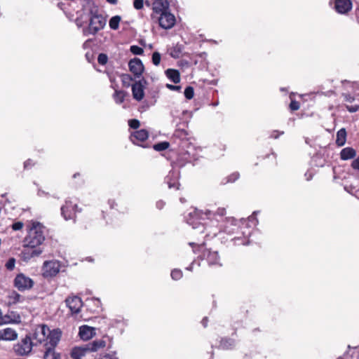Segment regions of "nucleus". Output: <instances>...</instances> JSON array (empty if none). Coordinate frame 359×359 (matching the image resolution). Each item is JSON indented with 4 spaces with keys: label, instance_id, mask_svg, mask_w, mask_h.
<instances>
[{
    "label": "nucleus",
    "instance_id": "1",
    "mask_svg": "<svg viewBox=\"0 0 359 359\" xmlns=\"http://www.w3.org/2000/svg\"><path fill=\"white\" fill-rule=\"evenodd\" d=\"M45 241V226L39 222H32L27 226V234L24 239L25 247L37 248Z\"/></svg>",
    "mask_w": 359,
    "mask_h": 359
},
{
    "label": "nucleus",
    "instance_id": "2",
    "mask_svg": "<svg viewBox=\"0 0 359 359\" xmlns=\"http://www.w3.org/2000/svg\"><path fill=\"white\" fill-rule=\"evenodd\" d=\"M176 0H158V25L165 29L172 28L176 22L175 17L169 10L170 6H175Z\"/></svg>",
    "mask_w": 359,
    "mask_h": 359
},
{
    "label": "nucleus",
    "instance_id": "3",
    "mask_svg": "<svg viewBox=\"0 0 359 359\" xmlns=\"http://www.w3.org/2000/svg\"><path fill=\"white\" fill-rule=\"evenodd\" d=\"M57 334L59 339L62 337V331L59 328L50 330L49 327L46 324H40L35 327L31 334L32 340L36 346L39 344H47L50 341V339L53 334Z\"/></svg>",
    "mask_w": 359,
    "mask_h": 359
},
{
    "label": "nucleus",
    "instance_id": "4",
    "mask_svg": "<svg viewBox=\"0 0 359 359\" xmlns=\"http://www.w3.org/2000/svg\"><path fill=\"white\" fill-rule=\"evenodd\" d=\"M202 214H204L209 219H215L216 221L219 222L225 215L226 210L224 208H219L215 212L210 210H205V212H203L202 211H198L196 209H193L187 214V215L185 216L187 222L189 224L192 225L194 229L196 228L197 226L196 225L197 224L196 221L202 217Z\"/></svg>",
    "mask_w": 359,
    "mask_h": 359
},
{
    "label": "nucleus",
    "instance_id": "5",
    "mask_svg": "<svg viewBox=\"0 0 359 359\" xmlns=\"http://www.w3.org/2000/svg\"><path fill=\"white\" fill-rule=\"evenodd\" d=\"M107 23L106 17L99 13L96 8L90 11V18L88 26L83 28V33L85 36L93 35L103 29Z\"/></svg>",
    "mask_w": 359,
    "mask_h": 359
},
{
    "label": "nucleus",
    "instance_id": "6",
    "mask_svg": "<svg viewBox=\"0 0 359 359\" xmlns=\"http://www.w3.org/2000/svg\"><path fill=\"white\" fill-rule=\"evenodd\" d=\"M34 346L31 334H27L13 345V350L16 355L27 356L32 352Z\"/></svg>",
    "mask_w": 359,
    "mask_h": 359
},
{
    "label": "nucleus",
    "instance_id": "7",
    "mask_svg": "<svg viewBox=\"0 0 359 359\" xmlns=\"http://www.w3.org/2000/svg\"><path fill=\"white\" fill-rule=\"evenodd\" d=\"M60 341L57 334H53L50 341L44 344L45 351L43 354V359H61V354L55 351V348Z\"/></svg>",
    "mask_w": 359,
    "mask_h": 359
},
{
    "label": "nucleus",
    "instance_id": "8",
    "mask_svg": "<svg viewBox=\"0 0 359 359\" xmlns=\"http://www.w3.org/2000/svg\"><path fill=\"white\" fill-rule=\"evenodd\" d=\"M62 264L58 260L45 261L42 266V275L44 278H53L60 272Z\"/></svg>",
    "mask_w": 359,
    "mask_h": 359
},
{
    "label": "nucleus",
    "instance_id": "9",
    "mask_svg": "<svg viewBox=\"0 0 359 359\" xmlns=\"http://www.w3.org/2000/svg\"><path fill=\"white\" fill-rule=\"evenodd\" d=\"M34 283V280L32 278L22 273H18L13 280L14 287L20 292L32 289Z\"/></svg>",
    "mask_w": 359,
    "mask_h": 359
},
{
    "label": "nucleus",
    "instance_id": "10",
    "mask_svg": "<svg viewBox=\"0 0 359 359\" xmlns=\"http://www.w3.org/2000/svg\"><path fill=\"white\" fill-rule=\"evenodd\" d=\"M77 211V204L69 200L65 201L61 207V215L65 220L74 219Z\"/></svg>",
    "mask_w": 359,
    "mask_h": 359
},
{
    "label": "nucleus",
    "instance_id": "11",
    "mask_svg": "<svg viewBox=\"0 0 359 359\" xmlns=\"http://www.w3.org/2000/svg\"><path fill=\"white\" fill-rule=\"evenodd\" d=\"M330 4L337 13L342 15L347 14L353 7L351 0H331Z\"/></svg>",
    "mask_w": 359,
    "mask_h": 359
},
{
    "label": "nucleus",
    "instance_id": "12",
    "mask_svg": "<svg viewBox=\"0 0 359 359\" xmlns=\"http://www.w3.org/2000/svg\"><path fill=\"white\" fill-rule=\"evenodd\" d=\"M186 147L187 149L182 152L181 158L187 163H191L197 159L195 147L189 144L187 140H183L182 147L184 149Z\"/></svg>",
    "mask_w": 359,
    "mask_h": 359
},
{
    "label": "nucleus",
    "instance_id": "13",
    "mask_svg": "<svg viewBox=\"0 0 359 359\" xmlns=\"http://www.w3.org/2000/svg\"><path fill=\"white\" fill-rule=\"evenodd\" d=\"M65 303L72 314L79 313L83 306L81 299L77 296L69 297L66 299Z\"/></svg>",
    "mask_w": 359,
    "mask_h": 359
},
{
    "label": "nucleus",
    "instance_id": "14",
    "mask_svg": "<svg viewBox=\"0 0 359 359\" xmlns=\"http://www.w3.org/2000/svg\"><path fill=\"white\" fill-rule=\"evenodd\" d=\"M149 137V132L145 129L134 131L130 135V141L137 145L142 146V143Z\"/></svg>",
    "mask_w": 359,
    "mask_h": 359
},
{
    "label": "nucleus",
    "instance_id": "15",
    "mask_svg": "<svg viewBox=\"0 0 359 359\" xmlns=\"http://www.w3.org/2000/svg\"><path fill=\"white\" fill-rule=\"evenodd\" d=\"M128 67L130 72L133 74L136 78H139L144 72V65L142 61L137 57L130 60Z\"/></svg>",
    "mask_w": 359,
    "mask_h": 359
},
{
    "label": "nucleus",
    "instance_id": "16",
    "mask_svg": "<svg viewBox=\"0 0 359 359\" xmlns=\"http://www.w3.org/2000/svg\"><path fill=\"white\" fill-rule=\"evenodd\" d=\"M180 172L177 170H171L165 177L164 182L168 184V187L170 189L174 188L177 190L179 189L180 185L178 182Z\"/></svg>",
    "mask_w": 359,
    "mask_h": 359
},
{
    "label": "nucleus",
    "instance_id": "17",
    "mask_svg": "<svg viewBox=\"0 0 359 359\" xmlns=\"http://www.w3.org/2000/svg\"><path fill=\"white\" fill-rule=\"evenodd\" d=\"M42 252V250L37 248L25 247L24 245V250L22 251V255L25 260H29L33 257L39 256Z\"/></svg>",
    "mask_w": 359,
    "mask_h": 359
},
{
    "label": "nucleus",
    "instance_id": "18",
    "mask_svg": "<svg viewBox=\"0 0 359 359\" xmlns=\"http://www.w3.org/2000/svg\"><path fill=\"white\" fill-rule=\"evenodd\" d=\"M132 93L133 98L136 100L140 101L143 99L144 88L140 81H136L132 85Z\"/></svg>",
    "mask_w": 359,
    "mask_h": 359
},
{
    "label": "nucleus",
    "instance_id": "19",
    "mask_svg": "<svg viewBox=\"0 0 359 359\" xmlns=\"http://www.w3.org/2000/svg\"><path fill=\"white\" fill-rule=\"evenodd\" d=\"M203 255L207 259V262L209 265H219V257L217 251H211L210 250H206L203 252Z\"/></svg>",
    "mask_w": 359,
    "mask_h": 359
},
{
    "label": "nucleus",
    "instance_id": "20",
    "mask_svg": "<svg viewBox=\"0 0 359 359\" xmlns=\"http://www.w3.org/2000/svg\"><path fill=\"white\" fill-rule=\"evenodd\" d=\"M95 335V329L88 325H83L79 328V336L84 340H88Z\"/></svg>",
    "mask_w": 359,
    "mask_h": 359
},
{
    "label": "nucleus",
    "instance_id": "21",
    "mask_svg": "<svg viewBox=\"0 0 359 359\" xmlns=\"http://www.w3.org/2000/svg\"><path fill=\"white\" fill-rule=\"evenodd\" d=\"M18 338V333L12 328L0 330V340L13 341Z\"/></svg>",
    "mask_w": 359,
    "mask_h": 359
},
{
    "label": "nucleus",
    "instance_id": "22",
    "mask_svg": "<svg viewBox=\"0 0 359 359\" xmlns=\"http://www.w3.org/2000/svg\"><path fill=\"white\" fill-rule=\"evenodd\" d=\"M88 353H89V351L86 344L83 346L74 347L71 351L70 355L72 359H81Z\"/></svg>",
    "mask_w": 359,
    "mask_h": 359
},
{
    "label": "nucleus",
    "instance_id": "23",
    "mask_svg": "<svg viewBox=\"0 0 359 359\" xmlns=\"http://www.w3.org/2000/svg\"><path fill=\"white\" fill-rule=\"evenodd\" d=\"M106 341L103 339H97L89 342L86 344V346L89 352H95L99 349L104 348L106 346Z\"/></svg>",
    "mask_w": 359,
    "mask_h": 359
},
{
    "label": "nucleus",
    "instance_id": "24",
    "mask_svg": "<svg viewBox=\"0 0 359 359\" xmlns=\"http://www.w3.org/2000/svg\"><path fill=\"white\" fill-rule=\"evenodd\" d=\"M7 299H8V305L11 306V305H15L18 303L23 302L24 298L22 295H20L16 291L12 290L8 293V294L7 296Z\"/></svg>",
    "mask_w": 359,
    "mask_h": 359
},
{
    "label": "nucleus",
    "instance_id": "25",
    "mask_svg": "<svg viewBox=\"0 0 359 359\" xmlns=\"http://www.w3.org/2000/svg\"><path fill=\"white\" fill-rule=\"evenodd\" d=\"M146 6L149 7L153 11V13L151 14V18L154 23H157V0H146L144 1Z\"/></svg>",
    "mask_w": 359,
    "mask_h": 359
},
{
    "label": "nucleus",
    "instance_id": "26",
    "mask_svg": "<svg viewBox=\"0 0 359 359\" xmlns=\"http://www.w3.org/2000/svg\"><path fill=\"white\" fill-rule=\"evenodd\" d=\"M165 74L168 79L175 83H178L180 81V74L178 70L174 69H168Z\"/></svg>",
    "mask_w": 359,
    "mask_h": 359
},
{
    "label": "nucleus",
    "instance_id": "27",
    "mask_svg": "<svg viewBox=\"0 0 359 359\" xmlns=\"http://www.w3.org/2000/svg\"><path fill=\"white\" fill-rule=\"evenodd\" d=\"M356 155L355 149L352 147H346L340 152V157L341 160L346 161L354 158Z\"/></svg>",
    "mask_w": 359,
    "mask_h": 359
},
{
    "label": "nucleus",
    "instance_id": "28",
    "mask_svg": "<svg viewBox=\"0 0 359 359\" xmlns=\"http://www.w3.org/2000/svg\"><path fill=\"white\" fill-rule=\"evenodd\" d=\"M346 131L345 128H341L337 133L336 144L338 147H342L346 141Z\"/></svg>",
    "mask_w": 359,
    "mask_h": 359
},
{
    "label": "nucleus",
    "instance_id": "29",
    "mask_svg": "<svg viewBox=\"0 0 359 359\" xmlns=\"http://www.w3.org/2000/svg\"><path fill=\"white\" fill-rule=\"evenodd\" d=\"M126 93L123 90H116L114 94V99L117 104H121L125 100Z\"/></svg>",
    "mask_w": 359,
    "mask_h": 359
},
{
    "label": "nucleus",
    "instance_id": "30",
    "mask_svg": "<svg viewBox=\"0 0 359 359\" xmlns=\"http://www.w3.org/2000/svg\"><path fill=\"white\" fill-rule=\"evenodd\" d=\"M121 18L119 15L113 16L109 22V27L111 29L116 30L119 27V23Z\"/></svg>",
    "mask_w": 359,
    "mask_h": 359
},
{
    "label": "nucleus",
    "instance_id": "31",
    "mask_svg": "<svg viewBox=\"0 0 359 359\" xmlns=\"http://www.w3.org/2000/svg\"><path fill=\"white\" fill-rule=\"evenodd\" d=\"M235 342L231 339H222L220 341L219 348L222 349H229L234 346Z\"/></svg>",
    "mask_w": 359,
    "mask_h": 359
},
{
    "label": "nucleus",
    "instance_id": "32",
    "mask_svg": "<svg viewBox=\"0 0 359 359\" xmlns=\"http://www.w3.org/2000/svg\"><path fill=\"white\" fill-rule=\"evenodd\" d=\"M121 81L124 87H129L130 82L133 81L132 76L128 74H123L121 76Z\"/></svg>",
    "mask_w": 359,
    "mask_h": 359
},
{
    "label": "nucleus",
    "instance_id": "33",
    "mask_svg": "<svg viewBox=\"0 0 359 359\" xmlns=\"http://www.w3.org/2000/svg\"><path fill=\"white\" fill-rule=\"evenodd\" d=\"M37 165V162L32 158H28L24 162V169L29 170Z\"/></svg>",
    "mask_w": 359,
    "mask_h": 359
},
{
    "label": "nucleus",
    "instance_id": "34",
    "mask_svg": "<svg viewBox=\"0 0 359 359\" xmlns=\"http://www.w3.org/2000/svg\"><path fill=\"white\" fill-rule=\"evenodd\" d=\"M257 212H254L253 214L248 218L247 226L251 227L252 226H255L258 224V220L256 217Z\"/></svg>",
    "mask_w": 359,
    "mask_h": 359
},
{
    "label": "nucleus",
    "instance_id": "35",
    "mask_svg": "<svg viewBox=\"0 0 359 359\" xmlns=\"http://www.w3.org/2000/svg\"><path fill=\"white\" fill-rule=\"evenodd\" d=\"M184 96L187 100H191L194 97V90L192 86H187L184 92Z\"/></svg>",
    "mask_w": 359,
    "mask_h": 359
},
{
    "label": "nucleus",
    "instance_id": "36",
    "mask_svg": "<svg viewBox=\"0 0 359 359\" xmlns=\"http://www.w3.org/2000/svg\"><path fill=\"white\" fill-rule=\"evenodd\" d=\"M170 275L173 280H177L182 277V271L180 269H175L171 271Z\"/></svg>",
    "mask_w": 359,
    "mask_h": 359
},
{
    "label": "nucleus",
    "instance_id": "37",
    "mask_svg": "<svg viewBox=\"0 0 359 359\" xmlns=\"http://www.w3.org/2000/svg\"><path fill=\"white\" fill-rule=\"evenodd\" d=\"M97 62L100 65H105L108 62V56L105 53H100L97 57Z\"/></svg>",
    "mask_w": 359,
    "mask_h": 359
},
{
    "label": "nucleus",
    "instance_id": "38",
    "mask_svg": "<svg viewBox=\"0 0 359 359\" xmlns=\"http://www.w3.org/2000/svg\"><path fill=\"white\" fill-rule=\"evenodd\" d=\"M130 50L134 55H142L144 52L142 48L135 45L131 46Z\"/></svg>",
    "mask_w": 359,
    "mask_h": 359
},
{
    "label": "nucleus",
    "instance_id": "39",
    "mask_svg": "<svg viewBox=\"0 0 359 359\" xmlns=\"http://www.w3.org/2000/svg\"><path fill=\"white\" fill-rule=\"evenodd\" d=\"M128 126L133 129H137L140 126V122L135 118L130 119L128 121Z\"/></svg>",
    "mask_w": 359,
    "mask_h": 359
},
{
    "label": "nucleus",
    "instance_id": "40",
    "mask_svg": "<svg viewBox=\"0 0 359 359\" xmlns=\"http://www.w3.org/2000/svg\"><path fill=\"white\" fill-rule=\"evenodd\" d=\"M24 227V223L22 222L18 221L13 223L11 225V228L13 231H19L21 230Z\"/></svg>",
    "mask_w": 359,
    "mask_h": 359
},
{
    "label": "nucleus",
    "instance_id": "41",
    "mask_svg": "<svg viewBox=\"0 0 359 359\" xmlns=\"http://www.w3.org/2000/svg\"><path fill=\"white\" fill-rule=\"evenodd\" d=\"M170 147V144L168 142H158V152L163 151L168 149Z\"/></svg>",
    "mask_w": 359,
    "mask_h": 359
},
{
    "label": "nucleus",
    "instance_id": "42",
    "mask_svg": "<svg viewBox=\"0 0 359 359\" xmlns=\"http://www.w3.org/2000/svg\"><path fill=\"white\" fill-rule=\"evenodd\" d=\"M15 259L14 258H10L6 264V267L8 270H13L15 267Z\"/></svg>",
    "mask_w": 359,
    "mask_h": 359
},
{
    "label": "nucleus",
    "instance_id": "43",
    "mask_svg": "<svg viewBox=\"0 0 359 359\" xmlns=\"http://www.w3.org/2000/svg\"><path fill=\"white\" fill-rule=\"evenodd\" d=\"M133 6L136 10H140L144 6V0H134Z\"/></svg>",
    "mask_w": 359,
    "mask_h": 359
},
{
    "label": "nucleus",
    "instance_id": "44",
    "mask_svg": "<svg viewBox=\"0 0 359 359\" xmlns=\"http://www.w3.org/2000/svg\"><path fill=\"white\" fill-rule=\"evenodd\" d=\"M341 96L344 97V100L348 102H353L355 100L354 96H352L349 93H342Z\"/></svg>",
    "mask_w": 359,
    "mask_h": 359
},
{
    "label": "nucleus",
    "instance_id": "45",
    "mask_svg": "<svg viewBox=\"0 0 359 359\" xmlns=\"http://www.w3.org/2000/svg\"><path fill=\"white\" fill-rule=\"evenodd\" d=\"M300 107L299 103L296 100H292L290 104V108L292 111L298 110Z\"/></svg>",
    "mask_w": 359,
    "mask_h": 359
},
{
    "label": "nucleus",
    "instance_id": "46",
    "mask_svg": "<svg viewBox=\"0 0 359 359\" xmlns=\"http://www.w3.org/2000/svg\"><path fill=\"white\" fill-rule=\"evenodd\" d=\"M239 177V173L238 172H234L232 173L231 175L228 177V180L225 183L227 182H233Z\"/></svg>",
    "mask_w": 359,
    "mask_h": 359
},
{
    "label": "nucleus",
    "instance_id": "47",
    "mask_svg": "<svg viewBox=\"0 0 359 359\" xmlns=\"http://www.w3.org/2000/svg\"><path fill=\"white\" fill-rule=\"evenodd\" d=\"M345 107L351 113L356 112L359 109V105H353V106L346 105Z\"/></svg>",
    "mask_w": 359,
    "mask_h": 359
},
{
    "label": "nucleus",
    "instance_id": "48",
    "mask_svg": "<svg viewBox=\"0 0 359 359\" xmlns=\"http://www.w3.org/2000/svg\"><path fill=\"white\" fill-rule=\"evenodd\" d=\"M98 359H118L114 355H111L110 353H104L101 355Z\"/></svg>",
    "mask_w": 359,
    "mask_h": 359
},
{
    "label": "nucleus",
    "instance_id": "49",
    "mask_svg": "<svg viewBox=\"0 0 359 359\" xmlns=\"http://www.w3.org/2000/svg\"><path fill=\"white\" fill-rule=\"evenodd\" d=\"M234 241V243L236 245H248L250 244V241L249 240H248L247 241H245V242H240L241 241V239L240 238H235L233 239Z\"/></svg>",
    "mask_w": 359,
    "mask_h": 359
},
{
    "label": "nucleus",
    "instance_id": "50",
    "mask_svg": "<svg viewBox=\"0 0 359 359\" xmlns=\"http://www.w3.org/2000/svg\"><path fill=\"white\" fill-rule=\"evenodd\" d=\"M166 87L170 89V90H176V91H180L181 90V86H174V85H172V84H166Z\"/></svg>",
    "mask_w": 359,
    "mask_h": 359
},
{
    "label": "nucleus",
    "instance_id": "51",
    "mask_svg": "<svg viewBox=\"0 0 359 359\" xmlns=\"http://www.w3.org/2000/svg\"><path fill=\"white\" fill-rule=\"evenodd\" d=\"M152 62L157 66V51H154L152 54Z\"/></svg>",
    "mask_w": 359,
    "mask_h": 359
},
{
    "label": "nucleus",
    "instance_id": "52",
    "mask_svg": "<svg viewBox=\"0 0 359 359\" xmlns=\"http://www.w3.org/2000/svg\"><path fill=\"white\" fill-rule=\"evenodd\" d=\"M283 134V132L273 131L271 137L273 138H278L280 135Z\"/></svg>",
    "mask_w": 359,
    "mask_h": 359
},
{
    "label": "nucleus",
    "instance_id": "53",
    "mask_svg": "<svg viewBox=\"0 0 359 359\" xmlns=\"http://www.w3.org/2000/svg\"><path fill=\"white\" fill-rule=\"evenodd\" d=\"M180 51L175 50L173 52L171 53V55L172 57L177 58L180 57Z\"/></svg>",
    "mask_w": 359,
    "mask_h": 359
},
{
    "label": "nucleus",
    "instance_id": "54",
    "mask_svg": "<svg viewBox=\"0 0 359 359\" xmlns=\"http://www.w3.org/2000/svg\"><path fill=\"white\" fill-rule=\"evenodd\" d=\"M11 318H14V315L12 314L11 312L9 314L6 315L4 317V320H9V319H11Z\"/></svg>",
    "mask_w": 359,
    "mask_h": 359
},
{
    "label": "nucleus",
    "instance_id": "55",
    "mask_svg": "<svg viewBox=\"0 0 359 359\" xmlns=\"http://www.w3.org/2000/svg\"><path fill=\"white\" fill-rule=\"evenodd\" d=\"M202 324L205 327L207 326V323H208V318L207 317H205L203 320H202Z\"/></svg>",
    "mask_w": 359,
    "mask_h": 359
},
{
    "label": "nucleus",
    "instance_id": "56",
    "mask_svg": "<svg viewBox=\"0 0 359 359\" xmlns=\"http://www.w3.org/2000/svg\"><path fill=\"white\" fill-rule=\"evenodd\" d=\"M82 175L80 172H76L73 175V178L81 177Z\"/></svg>",
    "mask_w": 359,
    "mask_h": 359
},
{
    "label": "nucleus",
    "instance_id": "57",
    "mask_svg": "<svg viewBox=\"0 0 359 359\" xmlns=\"http://www.w3.org/2000/svg\"><path fill=\"white\" fill-rule=\"evenodd\" d=\"M108 3L111 4H116L117 3V0H106Z\"/></svg>",
    "mask_w": 359,
    "mask_h": 359
},
{
    "label": "nucleus",
    "instance_id": "58",
    "mask_svg": "<svg viewBox=\"0 0 359 359\" xmlns=\"http://www.w3.org/2000/svg\"><path fill=\"white\" fill-rule=\"evenodd\" d=\"M161 155L162 156L165 157V158H167V159H170V153L168 154V156H166V155H165V154H161Z\"/></svg>",
    "mask_w": 359,
    "mask_h": 359
},
{
    "label": "nucleus",
    "instance_id": "59",
    "mask_svg": "<svg viewBox=\"0 0 359 359\" xmlns=\"http://www.w3.org/2000/svg\"><path fill=\"white\" fill-rule=\"evenodd\" d=\"M193 263H194V262H192V263H191V264L189 266L187 267V268H186V269H187V270H188V271H192V269H193V266H192V265H193Z\"/></svg>",
    "mask_w": 359,
    "mask_h": 359
},
{
    "label": "nucleus",
    "instance_id": "60",
    "mask_svg": "<svg viewBox=\"0 0 359 359\" xmlns=\"http://www.w3.org/2000/svg\"><path fill=\"white\" fill-rule=\"evenodd\" d=\"M153 148H154V150L157 151V144H154L153 145Z\"/></svg>",
    "mask_w": 359,
    "mask_h": 359
},
{
    "label": "nucleus",
    "instance_id": "61",
    "mask_svg": "<svg viewBox=\"0 0 359 359\" xmlns=\"http://www.w3.org/2000/svg\"><path fill=\"white\" fill-rule=\"evenodd\" d=\"M158 64L160 63V61H161V55L160 54L158 53Z\"/></svg>",
    "mask_w": 359,
    "mask_h": 359
},
{
    "label": "nucleus",
    "instance_id": "62",
    "mask_svg": "<svg viewBox=\"0 0 359 359\" xmlns=\"http://www.w3.org/2000/svg\"><path fill=\"white\" fill-rule=\"evenodd\" d=\"M182 133H183L185 136L187 135V133L185 130H182Z\"/></svg>",
    "mask_w": 359,
    "mask_h": 359
},
{
    "label": "nucleus",
    "instance_id": "63",
    "mask_svg": "<svg viewBox=\"0 0 359 359\" xmlns=\"http://www.w3.org/2000/svg\"><path fill=\"white\" fill-rule=\"evenodd\" d=\"M189 245H190L191 246H194V245H195V243H189Z\"/></svg>",
    "mask_w": 359,
    "mask_h": 359
},
{
    "label": "nucleus",
    "instance_id": "64",
    "mask_svg": "<svg viewBox=\"0 0 359 359\" xmlns=\"http://www.w3.org/2000/svg\"><path fill=\"white\" fill-rule=\"evenodd\" d=\"M217 104H218V102H215V103L212 104L213 106H217Z\"/></svg>",
    "mask_w": 359,
    "mask_h": 359
}]
</instances>
